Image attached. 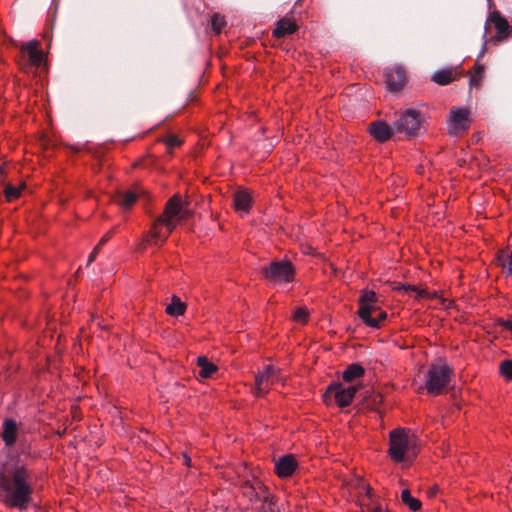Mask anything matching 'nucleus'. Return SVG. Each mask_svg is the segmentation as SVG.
<instances>
[{
  "instance_id": "nucleus-1",
  "label": "nucleus",
  "mask_w": 512,
  "mask_h": 512,
  "mask_svg": "<svg viewBox=\"0 0 512 512\" xmlns=\"http://www.w3.org/2000/svg\"><path fill=\"white\" fill-rule=\"evenodd\" d=\"M0 488L8 507L26 509L33 493L31 474L24 466L15 465L0 475Z\"/></svg>"
},
{
  "instance_id": "nucleus-2",
  "label": "nucleus",
  "mask_w": 512,
  "mask_h": 512,
  "mask_svg": "<svg viewBox=\"0 0 512 512\" xmlns=\"http://www.w3.org/2000/svg\"><path fill=\"white\" fill-rule=\"evenodd\" d=\"M188 216V209L185 207L180 197L174 195L168 200L163 215L155 221L147 236L146 242L155 245L159 241L164 242L176 228L178 222L186 219Z\"/></svg>"
},
{
  "instance_id": "nucleus-3",
  "label": "nucleus",
  "mask_w": 512,
  "mask_h": 512,
  "mask_svg": "<svg viewBox=\"0 0 512 512\" xmlns=\"http://www.w3.org/2000/svg\"><path fill=\"white\" fill-rule=\"evenodd\" d=\"M417 453V438L410 430L396 428L390 431L388 454L394 462L412 461Z\"/></svg>"
},
{
  "instance_id": "nucleus-4",
  "label": "nucleus",
  "mask_w": 512,
  "mask_h": 512,
  "mask_svg": "<svg viewBox=\"0 0 512 512\" xmlns=\"http://www.w3.org/2000/svg\"><path fill=\"white\" fill-rule=\"evenodd\" d=\"M452 375V369L446 364H433L425 373L424 388L430 395H439L447 387Z\"/></svg>"
},
{
  "instance_id": "nucleus-5",
  "label": "nucleus",
  "mask_w": 512,
  "mask_h": 512,
  "mask_svg": "<svg viewBox=\"0 0 512 512\" xmlns=\"http://www.w3.org/2000/svg\"><path fill=\"white\" fill-rule=\"evenodd\" d=\"M424 121V117L420 111L416 109H406L399 114L393 127L395 132L403 133L405 136L411 138L421 132Z\"/></svg>"
},
{
  "instance_id": "nucleus-6",
  "label": "nucleus",
  "mask_w": 512,
  "mask_h": 512,
  "mask_svg": "<svg viewBox=\"0 0 512 512\" xmlns=\"http://www.w3.org/2000/svg\"><path fill=\"white\" fill-rule=\"evenodd\" d=\"M277 383L284 384V378L280 375V371L273 365H266L255 377L253 392L257 397H263Z\"/></svg>"
},
{
  "instance_id": "nucleus-7",
  "label": "nucleus",
  "mask_w": 512,
  "mask_h": 512,
  "mask_svg": "<svg viewBox=\"0 0 512 512\" xmlns=\"http://www.w3.org/2000/svg\"><path fill=\"white\" fill-rule=\"evenodd\" d=\"M380 307L377 305V295L374 291H363L359 298V317L373 328L379 327V320L373 318Z\"/></svg>"
},
{
  "instance_id": "nucleus-8",
  "label": "nucleus",
  "mask_w": 512,
  "mask_h": 512,
  "mask_svg": "<svg viewBox=\"0 0 512 512\" xmlns=\"http://www.w3.org/2000/svg\"><path fill=\"white\" fill-rule=\"evenodd\" d=\"M261 273L268 281L277 283L291 282L294 278V268L289 261H274L262 267Z\"/></svg>"
},
{
  "instance_id": "nucleus-9",
  "label": "nucleus",
  "mask_w": 512,
  "mask_h": 512,
  "mask_svg": "<svg viewBox=\"0 0 512 512\" xmlns=\"http://www.w3.org/2000/svg\"><path fill=\"white\" fill-rule=\"evenodd\" d=\"M21 53V65L23 69L28 67L39 68L45 61V55L40 48L38 40H30L19 46Z\"/></svg>"
},
{
  "instance_id": "nucleus-10",
  "label": "nucleus",
  "mask_w": 512,
  "mask_h": 512,
  "mask_svg": "<svg viewBox=\"0 0 512 512\" xmlns=\"http://www.w3.org/2000/svg\"><path fill=\"white\" fill-rule=\"evenodd\" d=\"M470 111L464 107H453L449 112L447 130L452 136L464 134L470 127Z\"/></svg>"
},
{
  "instance_id": "nucleus-11",
  "label": "nucleus",
  "mask_w": 512,
  "mask_h": 512,
  "mask_svg": "<svg viewBox=\"0 0 512 512\" xmlns=\"http://www.w3.org/2000/svg\"><path fill=\"white\" fill-rule=\"evenodd\" d=\"M354 488L359 496V505L362 512H389L379 505L371 506L370 503L366 502L367 499L373 503V494L370 486L363 479H357Z\"/></svg>"
},
{
  "instance_id": "nucleus-12",
  "label": "nucleus",
  "mask_w": 512,
  "mask_h": 512,
  "mask_svg": "<svg viewBox=\"0 0 512 512\" xmlns=\"http://www.w3.org/2000/svg\"><path fill=\"white\" fill-rule=\"evenodd\" d=\"M357 386H343L342 384H331L326 394H333L335 401L339 407H345L348 406L357 391Z\"/></svg>"
},
{
  "instance_id": "nucleus-13",
  "label": "nucleus",
  "mask_w": 512,
  "mask_h": 512,
  "mask_svg": "<svg viewBox=\"0 0 512 512\" xmlns=\"http://www.w3.org/2000/svg\"><path fill=\"white\" fill-rule=\"evenodd\" d=\"M387 88L391 92H397L404 86L406 82L405 70L400 66L387 68L384 72Z\"/></svg>"
},
{
  "instance_id": "nucleus-14",
  "label": "nucleus",
  "mask_w": 512,
  "mask_h": 512,
  "mask_svg": "<svg viewBox=\"0 0 512 512\" xmlns=\"http://www.w3.org/2000/svg\"><path fill=\"white\" fill-rule=\"evenodd\" d=\"M296 466V459L292 455L282 456L275 462V470L279 477L291 476Z\"/></svg>"
},
{
  "instance_id": "nucleus-15",
  "label": "nucleus",
  "mask_w": 512,
  "mask_h": 512,
  "mask_svg": "<svg viewBox=\"0 0 512 512\" xmlns=\"http://www.w3.org/2000/svg\"><path fill=\"white\" fill-rule=\"evenodd\" d=\"M369 131H370V134L377 141L385 142L388 139H390V137L393 134V131H395V130H394V127L391 128L388 124H386L383 121H376V122L371 123Z\"/></svg>"
},
{
  "instance_id": "nucleus-16",
  "label": "nucleus",
  "mask_w": 512,
  "mask_h": 512,
  "mask_svg": "<svg viewBox=\"0 0 512 512\" xmlns=\"http://www.w3.org/2000/svg\"><path fill=\"white\" fill-rule=\"evenodd\" d=\"M252 198L247 190H238L234 193L233 205L241 215L247 214L250 210Z\"/></svg>"
},
{
  "instance_id": "nucleus-17",
  "label": "nucleus",
  "mask_w": 512,
  "mask_h": 512,
  "mask_svg": "<svg viewBox=\"0 0 512 512\" xmlns=\"http://www.w3.org/2000/svg\"><path fill=\"white\" fill-rule=\"evenodd\" d=\"M297 29L298 26L293 19L284 17L277 22V26L273 30V36L276 38H282L294 33Z\"/></svg>"
},
{
  "instance_id": "nucleus-18",
  "label": "nucleus",
  "mask_w": 512,
  "mask_h": 512,
  "mask_svg": "<svg viewBox=\"0 0 512 512\" xmlns=\"http://www.w3.org/2000/svg\"><path fill=\"white\" fill-rule=\"evenodd\" d=\"M17 423L12 419H6L3 423L2 438L7 446H11L17 439Z\"/></svg>"
},
{
  "instance_id": "nucleus-19",
  "label": "nucleus",
  "mask_w": 512,
  "mask_h": 512,
  "mask_svg": "<svg viewBox=\"0 0 512 512\" xmlns=\"http://www.w3.org/2000/svg\"><path fill=\"white\" fill-rule=\"evenodd\" d=\"M489 22L492 23L497 30L499 37H505L509 29L508 21L500 15L498 11H494L489 16Z\"/></svg>"
},
{
  "instance_id": "nucleus-20",
  "label": "nucleus",
  "mask_w": 512,
  "mask_h": 512,
  "mask_svg": "<svg viewBox=\"0 0 512 512\" xmlns=\"http://www.w3.org/2000/svg\"><path fill=\"white\" fill-rule=\"evenodd\" d=\"M485 77V66L478 60L474 65L473 71L470 73L469 85L470 88L478 89Z\"/></svg>"
},
{
  "instance_id": "nucleus-21",
  "label": "nucleus",
  "mask_w": 512,
  "mask_h": 512,
  "mask_svg": "<svg viewBox=\"0 0 512 512\" xmlns=\"http://www.w3.org/2000/svg\"><path fill=\"white\" fill-rule=\"evenodd\" d=\"M393 290L395 291H398V292H401V293H404V294H409V295H412L416 298V299H422L424 297H432V295L425 289H420L418 287H415V286H411V285H394Z\"/></svg>"
},
{
  "instance_id": "nucleus-22",
  "label": "nucleus",
  "mask_w": 512,
  "mask_h": 512,
  "mask_svg": "<svg viewBox=\"0 0 512 512\" xmlns=\"http://www.w3.org/2000/svg\"><path fill=\"white\" fill-rule=\"evenodd\" d=\"M197 364L200 368L199 376L201 378H209L211 377L216 371L217 366L210 362L206 357L202 356L197 359Z\"/></svg>"
},
{
  "instance_id": "nucleus-23",
  "label": "nucleus",
  "mask_w": 512,
  "mask_h": 512,
  "mask_svg": "<svg viewBox=\"0 0 512 512\" xmlns=\"http://www.w3.org/2000/svg\"><path fill=\"white\" fill-rule=\"evenodd\" d=\"M456 79L453 69L439 70L434 73L432 80L439 85H447Z\"/></svg>"
},
{
  "instance_id": "nucleus-24",
  "label": "nucleus",
  "mask_w": 512,
  "mask_h": 512,
  "mask_svg": "<svg viewBox=\"0 0 512 512\" xmlns=\"http://www.w3.org/2000/svg\"><path fill=\"white\" fill-rule=\"evenodd\" d=\"M364 375V368L359 364L349 365L343 372V380L345 382H352Z\"/></svg>"
},
{
  "instance_id": "nucleus-25",
  "label": "nucleus",
  "mask_w": 512,
  "mask_h": 512,
  "mask_svg": "<svg viewBox=\"0 0 512 512\" xmlns=\"http://www.w3.org/2000/svg\"><path fill=\"white\" fill-rule=\"evenodd\" d=\"M186 305L177 297L173 296L171 303L166 307V312L171 316L183 315Z\"/></svg>"
},
{
  "instance_id": "nucleus-26",
  "label": "nucleus",
  "mask_w": 512,
  "mask_h": 512,
  "mask_svg": "<svg viewBox=\"0 0 512 512\" xmlns=\"http://www.w3.org/2000/svg\"><path fill=\"white\" fill-rule=\"evenodd\" d=\"M401 499L412 511H418L421 508V502L417 498H414L408 489L402 491Z\"/></svg>"
},
{
  "instance_id": "nucleus-27",
  "label": "nucleus",
  "mask_w": 512,
  "mask_h": 512,
  "mask_svg": "<svg viewBox=\"0 0 512 512\" xmlns=\"http://www.w3.org/2000/svg\"><path fill=\"white\" fill-rule=\"evenodd\" d=\"M25 187V184L22 183L21 185L19 186H13L11 184H8L6 187H5V190H4V193H5V197L8 201H13L15 199H17L20 194H21V190Z\"/></svg>"
},
{
  "instance_id": "nucleus-28",
  "label": "nucleus",
  "mask_w": 512,
  "mask_h": 512,
  "mask_svg": "<svg viewBox=\"0 0 512 512\" xmlns=\"http://www.w3.org/2000/svg\"><path fill=\"white\" fill-rule=\"evenodd\" d=\"M136 198H137L136 194L129 191L123 195H120L117 199V202L123 208L128 209L135 203Z\"/></svg>"
},
{
  "instance_id": "nucleus-29",
  "label": "nucleus",
  "mask_w": 512,
  "mask_h": 512,
  "mask_svg": "<svg viewBox=\"0 0 512 512\" xmlns=\"http://www.w3.org/2000/svg\"><path fill=\"white\" fill-rule=\"evenodd\" d=\"M309 311L306 307L297 308L293 314L292 319L297 323H306L308 321Z\"/></svg>"
},
{
  "instance_id": "nucleus-30",
  "label": "nucleus",
  "mask_w": 512,
  "mask_h": 512,
  "mask_svg": "<svg viewBox=\"0 0 512 512\" xmlns=\"http://www.w3.org/2000/svg\"><path fill=\"white\" fill-rule=\"evenodd\" d=\"M211 25L213 30L218 34L222 31L224 26L226 25V21L223 16L219 14H214L211 19Z\"/></svg>"
},
{
  "instance_id": "nucleus-31",
  "label": "nucleus",
  "mask_w": 512,
  "mask_h": 512,
  "mask_svg": "<svg viewBox=\"0 0 512 512\" xmlns=\"http://www.w3.org/2000/svg\"><path fill=\"white\" fill-rule=\"evenodd\" d=\"M500 373L508 380H512V360H505L500 364Z\"/></svg>"
},
{
  "instance_id": "nucleus-32",
  "label": "nucleus",
  "mask_w": 512,
  "mask_h": 512,
  "mask_svg": "<svg viewBox=\"0 0 512 512\" xmlns=\"http://www.w3.org/2000/svg\"><path fill=\"white\" fill-rule=\"evenodd\" d=\"M276 511V507H275V502L273 500V498L267 496L264 498L260 508H259V512H275Z\"/></svg>"
},
{
  "instance_id": "nucleus-33",
  "label": "nucleus",
  "mask_w": 512,
  "mask_h": 512,
  "mask_svg": "<svg viewBox=\"0 0 512 512\" xmlns=\"http://www.w3.org/2000/svg\"><path fill=\"white\" fill-rule=\"evenodd\" d=\"M165 144L168 152H171L173 148L181 144V140L177 136L171 135L165 140Z\"/></svg>"
},
{
  "instance_id": "nucleus-34",
  "label": "nucleus",
  "mask_w": 512,
  "mask_h": 512,
  "mask_svg": "<svg viewBox=\"0 0 512 512\" xmlns=\"http://www.w3.org/2000/svg\"><path fill=\"white\" fill-rule=\"evenodd\" d=\"M506 259L507 261L512 262V250L509 251H500L498 254V260Z\"/></svg>"
},
{
  "instance_id": "nucleus-35",
  "label": "nucleus",
  "mask_w": 512,
  "mask_h": 512,
  "mask_svg": "<svg viewBox=\"0 0 512 512\" xmlns=\"http://www.w3.org/2000/svg\"><path fill=\"white\" fill-rule=\"evenodd\" d=\"M501 266L505 269H507L508 273L512 275V262L507 261L506 259L498 260Z\"/></svg>"
},
{
  "instance_id": "nucleus-36",
  "label": "nucleus",
  "mask_w": 512,
  "mask_h": 512,
  "mask_svg": "<svg viewBox=\"0 0 512 512\" xmlns=\"http://www.w3.org/2000/svg\"><path fill=\"white\" fill-rule=\"evenodd\" d=\"M386 317H387L386 312L382 311L381 309H379V310L377 311V313L375 314V316L373 315V318H375V319H378V320H379V324H380L382 321H384V320L386 319Z\"/></svg>"
},
{
  "instance_id": "nucleus-37",
  "label": "nucleus",
  "mask_w": 512,
  "mask_h": 512,
  "mask_svg": "<svg viewBox=\"0 0 512 512\" xmlns=\"http://www.w3.org/2000/svg\"><path fill=\"white\" fill-rule=\"evenodd\" d=\"M500 325L511 332L512 334V320H502L500 321Z\"/></svg>"
},
{
  "instance_id": "nucleus-38",
  "label": "nucleus",
  "mask_w": 512,
  "mask_h": 512,
  "mask_svg": "<svg viewBox=\"0 0 512 512\" xmlns=\"http://www.w3.org/2000/svg\"><path fill=\"white\" fill-rule=\"evenodd\" d=\"M99 248L98 247H95L94 250L92 251V253L90 254L89 256V259H88V264H90L91 262L94 261L95 257H96V254L98 252Z\"/></svg>"
},
{
  "instance_id": "nucleus-39",
  "label": "nucleus",
  "mask_w": 512,
  "mask_h": 512,
  "mask_svg": "<svg viewBox=\"0 0 512 512\" xmlns=\"http://www.w3.org/2000/svg\"><path fill=\"white\" fill-rule=\"evenodd\" d=\"M184 463L186 466H191V458L187 454H183Z\"/></svg>"
},
{
  "instance_id": "nucleus-40",
  "label": "nucleus",
  "mask_w": 512,
  "mask_h": 512,
  "mask_svg": "<svg viewBox=\"0 0 512 512\" xmlns=\"http://www.w3.org/2000/svg\"><path fill=\"white\" fill-rule=\"evenodd\" d=\"M109 237H110V235H109V234L105 235V236L101 239V241L99 242V244H98V246H97V247L99 248L101 245H103L104 243H106V242L108 241Z\"/></svg>"
},
{
  "instance_id": "nucleus-41",
  "label": "nucleus",
  "mask_w": 512,
  "mask_h": 512,
  "mask_svg": "<svg viewBox=\"0 0 512 512\" xmlns=\"http://www.w3.org/2000/svg\"><path fill=\"white\" fill-rule=\"evenodd\" d=\"M432 295V297H429L430 299H434V298H438V300H440V302L444 303V300L441 299V297H438L437 293H430Z\"/></svg>"
},
{
  "instance_id": "nucleus-42",
  "label": "nucleus",
  "mask_w": 512,
  "mask_h": 512,
  "mask_svg": "<svg viewBox=\"0 0 512 512\" xmlns=\"http://www.w3.org/2000/svg\"><path fill=\"white\" fill-rule=\"evenodd\" d=\"M432 295V297H429L430 299H434V298H438V300H440V302L444 303V300L441 299V297H438L437 293H430Z\"/></svg>"
},
{
  "instance_id": "nucleus-43",
  "label": "nucleus",
  "mask_w": 512,
  "mask_h": 512,
  "mask_svg": "<svg viewBox=\"0 0 512 512\" xmlns=\"http://www.w3.org/2000/svg\"><path fill=\"white\" fill-rule=\"evenodd\" d=\"M436 494V488H432L430 491H429V496L432 497Z\"/></svg>"
}]
</instances>
